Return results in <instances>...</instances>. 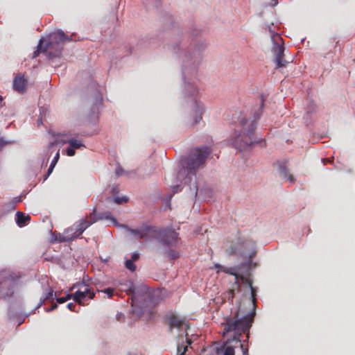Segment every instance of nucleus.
I'll use <instances>...</instances> for the list:
<instances>
[{
  "label": "nucleus",
  "instance_id": "1",
  "mask_svg": "<svg viewBox=\"0 0 355 355\" xmlns=\"http://www.w3.org/2000/svg\"><path fill=\"white\" fill-rule=\"evenodd\" d=\"M254 315V310L243 314L241 308L239 307L232 318L226 319L223 336L225 337L230 332H233L234 334L227 339L222 347L224 349L223 355H235L234 349L239 347V337L243 334H247V340L249 338V331Z\"/></svg>",
  "mask_w": 355,
  "mask_h": 355
},
{
  "label": "nucleus",
  "instance_id": "2",
  "mask_svg": "<svg viewBox=\"0 0 355 355\" xmlns=\"http://www.w3.org/2000/svg\"><path fill=\"white\" fill-rule=\"evenodd\" d=\"M130 232L140 239H156L167 246L175 245L178 240V234L171 229L145 225Z\"/></svg>",
  "mask_w": 355,
  "mask_h": 355
},
{
  "label": "nucleus",
  "instance_id": "3",
  "mask_svg": "<svg viewBox=\"0 0 355 355\" xmlns=\"http://www.w3.org/2000/svg\"><path fill=\"white\" fill-rule=\"evenodd\" d=\"M70 40L69 36L66 35L62 31L54 32L50 34L46 40L40 39L33 58L38 56L41 52L46 53L51 58L58 57L62 51L64 43Z\"/></svg>",
  "mask_w": 355,
  "mask_h": 355
},
{
  "label": "nucleus",
  "instance_id": "4",
  "mask_svg": "<svg viewBox=\"0 0 355 355\" xmlns=\"http://www.w3.org/2000/svg\"><path fill=\"white\" fill-rule=\"evenodd\" d=\"M211 153V149L207 146H198L190 150L186 160V168L188 174L185 180L189 175H196V171L204 166Z\"/></svg>",
  "mask_w": 355,
  "mask_h": 355
},
{
  "label": "nucleus",
  "instance_id": "5",
  "mask_svg": "<svg viewBox=\"0 0 355 355\" xmlns=\"http://www.w3.org/2000/svg\"><path fill=\"white\" fill-rule=\"evenodd\" d=\"M263 100L261 99V105L254 111L252 119H246L242 113H240L238 117V123L243 131L247 132V133H253L255 131L257 128V121L260 119V116L263 112Z\"/></svg>",
  "mask_w": 355,
  "mask_h": 355
},
{
  "label": "nucleus",
  "instance_id": "6",
  "mask_svg": "<svg viewBox=\"0 0 355 355\" xmlns=\"http://www.w3.org/2000/svg\"><path fill=\"white\" fill-rule=\"evenodd\" d=\"M191 107V112L186 117L184 121L185 125L187 127L194 126L200 121H202V115L205 110L202 103L198 101L196 98L193 100Z\"/></svg>",
  "mask_w": 355,
  "mask_h": 355
},
{
  "label": "nucleus",
  "instance_id": "7",
  "mask_svg": "<svg viewBox=\"0 0 355 355\" xmlns=\"http://www.w3.org/2000/svg\"><path fill=\"white\" fill-rule=\"evenodd\" d=\"M110 219L114 222L116 221L114 218H113L110 214H103L97 217L96 216L95 211H94L89 215V219H81L79 221L74 223L72 227H75L76 235H79V236L84 232V231L88 228L93 223H96L98 219L103 218Z\"/></svg>",
  "mask_w": 355,
  "mask_h": 355
},
{
  "label": "nucleus",
  "instance_id": "8",
  "mask_svg": "<svg viewBox=\"0 0 355 355\" xmlns=\"http://www.w3.org/2000/svg\"><path fill=\"white\" fill-rule=\"evenodd\" d=\"M254 135H236L233 140V144L236 148L241 151L247 150L254 144L266 145L265 140H254Z\"/></svg>",
  "mask_w": 355,
  "mask_h": 355
},
{
  "label": "nucleus",
  "instance_id": "9",
  "mask_svg": "<svg viewBox=\"0 0 355 355\" xmlns=\"http://www.w3.org/2000/svg\"><path fill=\"white\" fill-rule=\"evenodd\" d=\"M274 45L272 51L275 57V63L277 67H286L288 62L284 60V46L282 37L277 33L272 37Z\"/></svg>",
  "mask_w": 355,
  "mask_h": 355
},
{
  "label": "nucleus",
  "instance_id": "10",
  "mask_svg": "<svg viewBox=\"0 0 355 355\" xmlns=\"http://www.w3.org/2000/svg\"><path fill=\"white\" fill-rule=\"evenodd\" d=\"M81 288L83 290H78L73 294V300L80 305H84L83 301L85 300H92L94 297L95 293L90 291L88 286L85 285L83 283L80 284Z\"/></svg>",
  "mask_w": 355,
  "mask_h": 355
},
{
  "label": "nucleus",
  "instance_id": "11",
  "mask_svg": "<svg viewBox=\"0 0 355 355\" xmlns=\"http://www.w3.org/2000/svg\"><path fill=\"white\" fill-rule=\"evenodd\" d=\"M244 245V242L240 239H236L235 241H232L226 248V253L228 255H234L235 254H239L243 255L242 248Z\"/></svg>",
  "mask_w": 355,
  "mask_h": 355
},
{
  "label": "nucleus",
  "instance_id": "12",
  "mask_svg": "<svg viewBox=\"0 0 355 355\" xmlns=\"http://www.w3.org/2000/svg\"><path fill=\"white\" fill-rule=\"evenodd\" d=\"M214 268L216 270V272L219 273L220 271H223L225 273L230 274L231 275H233L235 277V282H239V275L238 274L240 268L239 266H234V267H225L219 263H216L214 266Z\"/></svg>",
  "mask_w": 355,
  "mask_h": 355
},
{
  "label": "nucleus",
  "instance_id": "13",
  "mask_svg": "<svg viewBox=\"0 0 355 355\" xmlns=\"http://www.w3.org/2000/svg\"><path fill=\"white\" fill-rule=\"evenodd\" d=\"M27 80L21 74H18L15 76L13 80V88L19 93H24L26 89Z\"/></svg>",
  "mask_w": 355,
  "mask_h": 355
},
{
  "label": "nucleus",
  "instance_id": "14",
  "mask_svg": "<svg viewBox=\"0 0 355 355\" xmlns=\"http://www.w3.org/2000/svg\"><path fill=\"white\" fill-rule=\"evenodd\" d=\"M60 144V142L55 141L51 142L49 144V148L51 149L53 148V146L57 145ZM61 144H68L70 147L73 148L74 150L79 149L80 148L85 147V145L83 142V141L76 139H71L69 140H63L60 141Z\"/></svg>",
  "mask_w": 355,
  "mask_h": 355
},
{
  "label": "nucleus",
  "instance_id": "15",
  "mask_svg": "<svg viewBox=\"0 0 355 355\" xmlns=\"http://www.w3.org/2000/svg\"><path fill=\"white\" fill-rule=\"evenodd\" d=\"M241 285L239 282H234L231 288L224 293H223V300L228 301L231 304L233 303V300L236 293L239 292Z\"/></svg>",
  "mask_w": 355,
  "mask_h": 355
},
{
  "label": "nucleus",
  "instance_id": "16",
  "mask_svg": "<svg viewBox=\"0 0 355 355\" xmlns=\"http://www.w3.org/2000/svg\"><path fill=\"white\" fill-rule=\"evenodd\" d=\"M78 237H79V235H76L75 227L71 226L66 229L63 234L60 236V241L69 242L74 240Z\"/></svg>",
  "mask_w": 355,
  "mask_h": 355
},
{
  "label": "nucleus",
  "instance_id": "17",
  "mask_svg": "<svg viewBox=\"0 0 355 355\" xmlns=\"http://www.w3.org/2000/svg\"><path fill=\"white\" fill-rule=\"evenodd\" d=\"M184 320L183 319L172 314L169 318L168 322L170 331H172L174 328L181 329L184 325Z\"/></svg>",
  "mask_w": 355,
  "mask_h": 355
},
{
  "label": "nucleus",
  "instance_id": "18",
  "mask_svg": "<svg viewBox=\"0 0 355 355\" xmlns=\"http://www.w3.org/2000/svg\"><path fill=\"white\" fill-rule=\"evenodd\" d=\"M30 220L31 216L29 215H25L21 211L16 213V223L19 227L25 226Z\"/></svg>",
  "mask_w": 355,
  "mask_h": 355
},
{
  "label": "nucleus",
  "instance_id": "19",
  "mask_svg": "<svg viewBox=\"0 0 355 355\" xmlns=\"http://www.w3.org/2000/svg\"><path fill=\"white\" fill-rule=\"evenodd\" d=\"M287 162L284 163L283 165H280L279 168V175L282 178L287 179L290 182L294 181V178L290 174L289 170L286 168V164Z\"/></svg>",
  "mask_w": 355,
  "mask_h": 355
},
{
  "label": "nucleus",
  "instance_id": "20",
  "mask_svg": "<svg viewBox=\"0 0 355 355\" xmlns=\"http://www.w3.org/2000/svg\"><path fill=\"white\" fill-rule=\"evenodd\" d=\"M13 293H14V290H13L12 286V287L8 286L6 291H5L3 286H0V297H2V298L10 297L12 296Z\"/></svg>",
  "mask_w": 355,
  "mask_h": 355
},
{
  "label": "nucleus",
  "instance_id": "21",
  "mask_svg": "<svg viewBox=\"0 0 355 355\" xmlns=\"http://www.w3.org/2000/svg\"><path fill=\"white\" fill-rule=\"evenodd\" d=\"M53 291L51 288H50L49 292L45 295V296L43 298L40 299V302L38 304L37 307L41 306L44 303L45 301L51 300L53 298Z\"/></svg>",
  "mask_w": 355,
  "mask_h": 355
},
{
  "label": "nucleus",
  "instance_id": "22",
  "mask_svg": "<svg viewBox=\"0 0 355 355\" xmlns=\"http://www.w3.org/2000/svg\"><path fill=\"white\" fill-rule=\"evenodd\" d=\"M166 254L171 260L176 259L180 257L179 252L178 251H176L175 250H172V249L166 252Z\"/></svg>",
  "mask_w": 355,
  "mask_h": 355
},
{
  "label": "nucleus",
  "instance_id": "23",
  "mask_svg": "<svg viewBox=\"0 0 355 355\" xmlns=\"http://www.w3.org/2000/svg\"><path fill=\"white\" fill-rule=\"evenodd\" d=\"M98 113L96 112H92L88 117L89 121L92 123H96L98 121Z\"/></svg>",
  "mask_w": 355,
  "mask_h": 355
},
{
  "label": "nucleus",
  "instance_id": "24",
  "mask_svg": "<svg viewBox=\"0 0 355 355\" xmlns=\"http://www.w3.org/2000/svg\"><path fill=\"white\" fill-rule=\"evenodd\" d=\"M71 298H73V294H67L64 297L57 298L56 301L59 304H62V303L69 300Z\"/></svg>",
  "mask_w": 355,
  "mask_h": 355
},
{
  "label": "nucleus",
  "instance_id": "25",
  "mask_svg": "<svg viewBox=\"0 0 355 355\" xmlns=\"http://www.w3.org/2000/svg\"><path fill=\"white\" fill-rule=\"evenodd\" d=\"M125 267L128 270H130L132 272L136 270V266L133 263L132 260L128 259V260L125 261Z\"/></svg>",
  "mask_w": 355,
  "mask_h": 355
},
{
  "label": "nucleus",
  "instance_id": "26",
  "mask_svg": "<svg viewBox=\"0 0 355 355\" xmlns=\"http://www.w3.org/2000/svg\"><path fill=\"white\" fill-rule=\"evenodd\" d=\"M241 279L243 282V284L248 286L249 287L252 286V282L250 279H249L248 277H245L243 275H240L239 277V280Z\"/></svg>",
  "mask_w": 355,
  "mask_h": 355
},
{
  "label": "nucleus",
  "instance_id": "27",
  "mask_svg": "<svg viewBox=\"0 0 355 355\" xmlns=\"http://www.w3.org/2000/svg\"><path fill=\"white\" fill-rule=\"evenodd\" d=\"M114 201L116 204L121 205V204L127 202L128 201V198L127 197H121H121H115L114 198Z\"/></svg>",
  "mask_w": 355,
  "mask_h": 355
},
{
  "label": "nucleus",
  "instance_id": "28",
  "mask_svg": "<svg viewBox=\"0 0 355 355\" xmlns=\"http://www.w3.org/2000/svg\"><path fill=\"white\" fill-rule=\"evenodd\" d=\"M250 288V291H251V296H252V306H253V308L254 309V306H255V302H256V290L255 288L251 286L249 287Z\"/></svg>",
  "mask_w": 355,
  "mask_h": 355
},
{
  "label": "nucleus",
  "instance_id": "29",
  "mask_svg": "<svg viewBox=\"0 0 355 355\" xmlns=\"http://www.w3.org/2000/svg\"><path fill=\"white\" fill-rule=\"evenodd\" d=\"M241 337H239V347H241V350H242V352H243V355H248V348L245 346V345L241 343Z\"/></svg>",
  "mask_w": 355,
  "mask_h": 355
},
{
  "label": "nucleus",
  "instance_id": "30",
  "mask_svg": "<svg viewBox=\"0 0 355 355\" xmlns=\"http://www.w3.org/2000/svg\"><path fill=\"white\" fill-rule=\"evenodd\" d=\"M60 159V150H58L57 153H55L51 164L55 166L56 164L58 163V160Z\"/></svg>",
  "mask_w": 355,
  "mask_h": 355
},
{
  "label": "nucleus",
  "instance_id": "31",
  "mask_svg": "<svg viewBox=\"0 0 355 355\" xmlns=\"http://www.w3.org/2000/svg\"><path fill=\"white\" fill-rule=\"evenodd\" d=\"M66 153H67V155L68 156H69V157H72V156H73V155H75L76 151H75V150H74L73 148H71V147L69 146V147L66 149Z\"/></svg>",
  "mask_w": 355,
  "mask_h": 355
},
{
  "label": "nucleus",
  "instance_id": "32",
  "mask_svg": "<svg viewBox=\"0 0 355 355\" xmlns=\"http://www.w3.org/2000/svg\"><path fill=\"white\" fill-rule=\"evenodd\" d=\"M128 292L130 294L135 295V286H134L132 282H130V286L128 289Z\"/></svg>",
  "mask_w": 355,
  "mask_h": 355
},
{
  "label": "nucleus",
  "instance_id": "33",
  "mask_svg": "<svg viewBox=\"0 0 355 355\" xmlns=\"http://www.w3.org/2000/svg\"><path fill=\"white\" fill-rule=\"evenodd\" d=\"M54 167H55V166L50 164L48 171L44 177V180H46L49 178V176L51 174V173L53 171Z\"/></svg>",
  "mask_w": 355,
  "mask_h": 355
},
{
  "label": "nucleus",
  "instance_id": "34",
  "mask_svg": "<svg viewBox=\"0 0 355 355\" xmlns=\"http://www.w3.org/2000/svg\"><path fill=\"white\" fill-rule=\"evenodd\" d=\"M103 292L106 293L110 297L114 294V289L111 288H105Z\"/></svg>",
  "mask_w": 355,
  "mask_h": 355
},
{
  "label": "nucleus",
  "instance_id": "35",
  "mask_svg": "<svg viewBox=\"0 0 355 355\" xmlns=\"http://www.w3.org/2000/svg\"><path fill=\"white\" fill-rule=\"evenodd\" d=\"M325 137L324 135H318L317 139H313L311 141L313 144L317 143L319 139H322Z\"/></svg>",
  "mask_w": 355,
  "mask_h": 355
},
{
  "label": "nucleus",
  "instance_id": "36",
  "mask_svg": "<svg viewBox=\"0 0 355 355\" xmlns=\"http://www.w3.org/2000/svg\"><path fill=\"white\" fill-rule=\"evenodd\" d=\"M123 174V170L121 168L119 167V168H117L116 169V175L117 176H121V175H122Z\"/></svg>",
  "mask_w": 355,
  "mask_h": 355
},
{
  "label": "nucleus",
  "instance_id": "37",
  "mask_svg": "<svg viewBox=\"0 0 355 355\" xmlns=\"http://www.w3.org/2000/svg\"><path fill=\"white\" fill-rule=\"evenodd\" d=\"M67 308L71 311H74V308L76 307V304L74 303L70 302L67 305Z\"/></svg>",
  "mask_w": 355,
  "mask_h": 355
},
{
  "label": "nucleus",
  "instance_id": "38",
  "mask_svg": "<svg viewBox=\"0 0 355 355\" xmlns=\"http://www.w3.org/2000/svg\"><path fill=\"white\" fill-rule=\"evenodd\" d=\"M57 308H58V305H57V304H52V306H51L50 308L46 309V311L47 312H49V311H53V310H55V309H57Z\"/></svg>",
  "mask_w": 355,
  "mask_h": 355
},
{
  "label": "nucleus",
  "instance_id": "39",
  "mask_svg": "<svg viewBox=\"0 0 355 355\" xmlns=\"http://www.w3.org/2000/svg\"><path fill=\"white\" fill-rule=\"evenodd\" d=\"M139 255L138 253H134L132 255V261H137L139 259Z\"/></svg>",
  "mask_w": 355,
  "mask_h": 355
},
{
  "label": "nucleus",
  "instance_id": "40",
  "mask_svg": "<svg viewBox=\"0 0 355 355\" xmlns=\"http://www.w3.org/2000/svg\"><path fill=\"white\" fill-rule=\"evenodd\" d=\"M180 186L179 185H175L173 187V193H177L180 191Z\"/></svg>",
  "mask_w": 355,
  "mask_h": 355
},
{
  "label": "nucleus",
  "instance_id": "41",
  "mask_svg": "<svg viewBox=\"0 0 355 355\" xmlns=\"http://www.w3.org/2000/svg\"><path fill=\"white\" fill-rule=\"evenodd\" d=\"M6 144V142L0 138V148Z\"/></svg>",
  "mask_w": 355,
  "mask_h": 355
},
{
  "label": "nucleus",
  "instance_id": "42",
  "mask_svg": "<svg viewBox=\"0 0 355 355\" xmlns=\"http://www.w3.org/2000/svg\"><path fill=\"white\" fill-rule=\"evenodd\" d=\"M187 350V347H184L182 353L178 355H184Z\"/></svg>",
  "mask_w": 355,
  "mask_h": 355
},
{
  "label": "nucleus",
  "instance_id": "43",
  "mask_svg": "<svg viewBox=\"0 0 355 355\" xmlns=\"http://www.w3.org/2000/svg\"><path fill=\"white\" fill-rule=\"evenodd\" d=\"M182 347H180V345L178 346V354H181L182 353Z\"/></svg>",
  "mask_w": 355,
  "mask_h": 355
},
{
  "label": "nucleus",
  "instance_id": "44",
  "mask_svg": "<svg viewBox=\"0 0 355 355\" xmlns=\"http://www.w3.org/2000/svg\"><path fill=\"white\" fill-rule=\"evenodd\" d=\"M197 93H198V91L196 89H194L191 95L193 96H195Z\"/></svg>",
  "mask_w": 355,
  "mask_h": 355
},
{
  "label": "nucleus",
  "instance_id": "45",
  "mask_svg": "<svg viewBox=\"0 0 355 355\" xmlns=\"http://www.w3.org/2000/svg\"><path fill=\"white\" fill-rule=\"evenodd\" d=\"M195 194L196 195L197 194V191H198V188H197V186L196 184H195Z\"/></svg>",
  "mask_w": 355,
  "mask_h": 355
},
{
  "label": "nucleus",
  "instance_id": "46",
  "mask_svg": "<svg viewBox=\"0 0 355 355\" xmlns=\"http://www.w3.org/2000/svg\"><path fill=\"white\" fill-rule=\"evenodd\" d=\"M3 101V98L1 96H0V106L1 107V103Z\"/></svg>",
  "mask_w": 355,
  "mask_h": 355
},
{
  "label": "nucleus",
  "instance_id": "47",
  "mask_svg": "<svg viewBox=\"0 0 355 355\" xmlns=\"http://www.w3.org/2000/svg\"><path fill=\"white\" fill-rule=\"evenodd\" d=\"M40 124H42V121H41V119H38L37 120V125H40Z\"/></svg>",
  "mask_w": 355,
  "mask_h": 355
},
{
  "label": "nucleus",
  "instance_id": "48",
  "mask_svg": "<svg viewBox=\"0 0 355 355\" xmlns=\"http://www.w3.org/2000/svg\"><path fill=\"white\" fill-rule=\"evenodd\" d=\"M272 3H272V6H275L277 3V1L276 0H273Z\"/></svg>",
  "mask_w": 355,
  "mask_h": 355
},
{
  "label": "nucleus",
  "instance_id": "49",
  "mask_svg": "<svg viewBox=\"0 0 355 355\" xmlns=\"http://www.w3.org/2000/svg\"><path fill=\"white\" fill-rule=\"evenodd\" d=\"M272 3H272V6H275L277 3V1L276 0H273Z\"/></svg>",
  "mask_w": 355,
  "mask_h": 355
},
{
  "label": "nucleus",
  "instance_id": "50",
  "mask_svg": "<svg viewBox=\"0 0 355 355\" xmlns=\"http://www.w3.org/2000/svg\"><path fill=\"white\" fill-rule=\"evenodd\" d=\"M76 286H77L76 284H73L72 289L74 288Z\"/></svg>",
  "mask_w": 355,
  "mask_h": 355
}]
</instances>
